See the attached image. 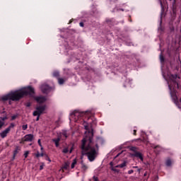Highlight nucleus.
Listing matches in <instances>:
<instances>
[{
    "instance_id": "9d476101",
    "label": "nucleus",
    "mask_w": 181,
    "mask_h": 181,
    "mask_svg": "<svg viewBox=\"0 0 181 181\" xmlns=\"http://www.w3.org/2000/svg\"><path fill=\"white\" fill-rule=\"evenodd\" d=\"M9 132V129H6L0 133V136H1V138H6Z\"/></svg>"
},
{
    "instance_id": "c756f323",
    "label": "nucleus",
    "mask_w": 181,
    "mask_h": 181,
    "mask_svg": "<svg viewBox=\"0 0 181 181\" xmlns=\"http://www.w3.org/2000/svg\"><path fill=\"white\" fill-rule=\"evenodd\" d=\"M38 144L40 145V146H42V143L40 142V139H38Z\"/></svg>"
},
{
    "instance_id": "a211bd4d",
    "label": "nucleus",
    "mask_w": 181,
    "mask_h": 181,
    "mask_svg": "<svg viewBox=\"0 0 181 181\" xmlns=\"http://www.w3.org/2000/svg\"><path fill=\"white\" fill-rule=\"evenodd\" d=\"M13 127H15V124L11 123V124H10V126H9L7 129H9V132H10L11 129H12V128H13Z\"/></svg>"
},
{
    "instance_id": "dca6fc26",
    "label": "nucleus",
    "mask_w": 181,
    "mask_h": 181,
    "mask_svg": "<svg viewBox=\"0 0 181 181\" xmlns=\"http://www.w3.org/2000/svg\"><path fill=\"white\" fill-rule=\"evenodd\" d=\"M127 166V162L124 161L122 164L116 166V168H125Z\"/></svg>"
},
{
    "instance_id": "20e7f679",
    "label": "nucleus",
    "mask_w": 181,
    "mask_h": 181,
    "mask_svg": "<svg viewBox=\"0 0 181 181\" xmlns=\"http://www.w3.org/2000/svg\"><path fill=\"white\" fill-rule=\"evenodd\" d=\"M86 117H87V113L75 110L70 114L69 119L70 121H74V122H77L78 119H81V118H84Z\"/></svg>"
},
{
    "instance_id": "a19ab883",
    "label": "nucleus",
    "mask_w": 181,
    "mask_h": 181,
    "mask_svg": "<svg viewBox=\"0 0 181 181\" xmlns=\"http://www.w3.org/2000/svg\"><path fill=\"white\" fill-rule=\"evenodd\" d=\"M133 168H138V167L136 166V167H133Z\"/></svg>"
},
{
    "instance_id": "f03ea898",
    "label": "nucleus",
    "mask_w": 181,
    "mask_h": 181,
    "mask_svg": "<svg viewBox=\"0 0 181 181\" xmlns=\"http://www.w3.org/2000/svg\"><path fill=\"white\" fill-rule=\"evenodd\" d=\"M163 76L165 80L168 81V87L170 88V95L176 105L178 108H180L181 105V98H177L176 95V88H179V84L177 83V80L180 77L177 75H166V74L163 72Z\"/></svg>"
},
{
    "instance_id": "4c0bfd02",
    "label": "nucleus",
    "mask_w": 181,
    "mask_h": 181,
    "mask_svg": "<svg viewBox=\"0 0 181 181\" xmlns=\"http://www.w3.org/2000/svg\"><path fill=\"white\" fill-rule=\"evenodd\" d=\"M110 165L112 166V162L110 163Z\"/></svg>"
},
{
    "instance_id": "7c9ffc66",
    "label": "nucleus",
    "mask_w": 181,
    "mask_h": 181,
    "mask_svg": "<svg viewBox=\"0 0 181 181\" xmlns=\"http://www.w3.org/2000/svg\"><path fill=\"white\" fill-rule=\"evenodd\" d=\"M80 26H81V28H83V26H84V24L83 23H80Z\"/></svg>"
},
{
    "instance_id": "473e14b6",
    "label": "nucleus",
    "mask_w": 181,
    "mask_h": 181,
    "mask_svg": "<svg viewBox=\"0 0 181 181\" xmlns=\"http://www.w3.org/2000/svg\"><path fill=\"white\" fill-rule=\"evenodd\" d=\"M45 156V153H40V156Z\"/></svg>"
},
{
    "instance_id": "a878e982",
    "label": "nucleus",
    "mask_w": 181,
    "mask_h": 181,
    "mask_svg": "<svg viewBox=\"0 0 181 181\" xmlns=\"http://www.w3.org/2000/svg\"><path fill=\"white\" fill-rule=\"evenodd\" d=\"M53 76H54V77H57V76H59V72H54V74H53Z\"/></svg>"
},
{
    "instance_id": "0eeeda50",
    "label": "nucleus",
    "mask_w": 181,
    "mask_h": 181,
    "mask_svg": "<svg viewBox=\"0 0 181 181\" xmlns=\"http://www.w3.org/2000/svg\"><path fill=\"white\" fill-rule=\"evenodd\" d=\"M35 100L38 103V104H42L47 101V98L43 96H37L35 98Z\"/></svg>"
},
{
    "instance_id": "2eb2a0df",
    "label": "nucleus",
    "mask_w": 181,
    "mask_h": 181,
    "mask_svg": "<svg viewBox=\"0 0 181 181\" xmlns=\"http://www.w3.org/2000/svg\"><path fill=\"white\" fill-rule=\"evenodd\" d=\"M76 165H77V159L76 158L74 159L71 164V169H74V168H76Z\"/></svg>"
},
{
    "instance_id": "ddd939ff",
    "label": "nucleus",
    "mask_w": 181,
    "mask_h": 181,
    "mask_svg": "<svg viewBox=\"0 0 181 181\" xmlns=\"http://www.w3.org/2000/svg\"><path fill=\"white\" fill-rule=\"evenodd\" d=\"M52 141L54 142L55 144V146L59 147V143L60 142V138H57V139H52Z\"/></svg>"
},
{
    "instance_id": "bb28decb",
    "label": "nucleus",
    "mask_w": 181,
    "mask_h": 181,
    "mask_svg": "<svg viewBox=\"0 0 181 181\" xmlns=\"http://www.w3.org/2000/svg\"><path fill=\"white\" fill-rule=\"evenodd\" d=\"M35 156L37 158H40V153L37 152L36 154H35Z\"/></svg>"
},
{
    "instance_id": "4468645a",
    "label": "nucleus",
    "mask_w": 181,
    "mask_h": 181,
    "mask_svg": "<svg viewBox=\"0 0 181 181\" xmlns=\"http://www.w3.org/2000/svg\"><path fill=\"white\" fill-rule=\"evenodd\" d=\"M134 156H136V158H139V159L141 160H144V157L142 156V153H135Z\"/></svg>"
},
{
    "instance_id": "1a4fd4ad",
    "label": "nucleus",
    "mask_w": 181,
    "mask_h": 181,
    "mask_svg": "<svg viewBox=\"0 0 181 181\" xmlns=\"http://www.w3.org/2000/svg\"><path fill=\"white\" fill-rule=\"evenodd\" d=\"M73 146L72 147H66L63 149V153H71L73 152Z\"/></svg>"
},
{
    "instance_id": "423d86ee",
    "label": "nucleus",
    "mask_w": 181,
    "mask_h": 181,
    "mask_svg": "<svg viewBox=\"0 0 181 181\" xmlns=\"http://www.w3.org/2000/svg\"><path fill=\"white\" fill-rule=\"evenodd\" d=\"M32 141H33V135H32V134H27L21 140L20 144H23L24 142H32Z\"/></svg>"
},
{
    "instance_id": "72a5a7b5",
    "label": "nucleus",
    "mask_w": 181,
    "mask_h": 181,
    "mask_svg": "<svg viewBox=\"0 0 181 181\" xmlns=\"http://www.w3.org/2000/svg\"><path fill=\"white\" fill-rule=\"evenodd\" d=\"M161 8L163 9V4H162V2L160 1Z\"/></svg>"
},
{
    "instance_id": "ea45409f",
    "label": "nucleus",
    "mask_w": 181,
    "mask_h": 181,
    "mask_svg": "<svg viewBox=\"0 0 181 181\" xmlns=\"http://www.w3.org/2000/svg\"><path fill=\"white\" fill-rule=\"evenodd\" d=\"M119 156V154H117V156Z\"/></svg>"
},
{
    "instance_id": "7ed1b4c3",
    "label": "nucleus",
    "mask_w": 181,
    "mask_h": 181,
    "mask_svg": "<svg viewBox=\"0 0 181 181\" xmlns=\"http://www.w3.org/2000/svg\"><path fill=\"white\" fill-rule=\"evenodd\" d=\"M35 93V89L33 88L28 86L25 87L18 90L11 91L6 95H4L1 96V101H8V100H11V101H19L21 98L25 97V95H32Z\"/></svg>"
},
{
    "instance_id": "9b49d317",
    "label": "nucleus",
    "mask_w": 181,
    "mask_h": 181,
    "mask_svg": "<svg viewBox=\"0 0 181 181\" xmlns=\"http://www.w3.org/2000/svg\"><path fill=\"white\" fill-rule=\"evenodd\" d=\"M69 168H70V162L67 161V162L64 163V165L62 168V170H60L63 171L64 169L65 170H67V169H69Z\"/></svg>"
},
{
    "instance_id": "39448f33",
    "label": "nucleus",
    "mask_w": 181,
    "mask_h": 181,
    "mask_svg": "<svg viewBox=\"0 0 181 181\" xmlns=\"http://www.w3.org/2000/svg\"><path fill=\"white\" fill-rule=\"evenodd\" d=\"M45 110H46L45 105L37 106L36 107V110L33 112L34 117H37L36 121H39V117H40V115H42V114H43Z\"/></svg>"
},
{
    "instance_id": "c85d7f7f",
    "label": "nucleus",
    "mask_w": 181,
    "mask_h": 181,
    "mask_svg": "<svg viewBox=\"0 0 181 181\" xmlns=\"http://www.w3.org/2000/svg\"><path fill=\"white\" fill-rule=\"evenodd\" d=\"M128 173H129V175H131V174L134 173V170H130L128 171Z\"/></svg>"
},
{
    "instance_id": "f257e3e1",
    "label": "nucleus",
    "mask_w": 181,
    "mask_h": 181,
    "mask_svg": "<svg viewBox=\"0 0 181 181\" xmlns=\"http://www.w3.org/2000/svg\"><path fill=\"white\" fill-rule=\"evenodd\" d=\"M88 123L84 122L83 127L86 130L85 132V137L82 140L81 149L83 153H86L90 162H93L98 153V144L100 141H103V139H98L97 143L93 141V131H90L88 129Z\"/></svg>"
},
{
    "instance_id": "aec40b11",
    "label": "nucleus",
    "mask_w": 181,
    "mask_h": 181,
    "mask_svg": "<svg viewBox=\"0 0 181 181\" xmlns=\"http://www.w3.org/2000/svg\"><path fill=\"white\" fill-rule=\"evenodd\" d=\"M170 165H172V161L170 160H168L166 161V165L167 166H170Z\"/></svg>"
},
{
    "instance_id": "cd10ccee",
    "label": "nucleus",
    "mask_w": 181,
    "mask_h": 181,
    "mask_svg": "<svg viewBox=\"0 0 181 181\" xmlns=\"http://www.w3.org/2000/svg\"><path fill=\"white\" fill-rule=\"evenodd\" d=\"M16 115H13V116H12L11 117V119H12V121H13V119H16Z\"/></svg>"
},
{
    "instance_id": "5701e85b",
    "label": "nucleus",
    "mask_w": 181,
    "mask_h": 181,
    "mask_svg": "<svg viewBox=\"0 0 181 181\" xmlns=\"http://www.w3.org/2000/svg\"><path fill=\"white\" fill-rule=\"evenodd\" d=\"M88 168L87 167V165H82V169H83V170H87Z\"/></svg>"
},
{
    "instance_id": "f704fd0d",
    "label": "nucleus",
    "mask_w": 181,
    "mask_h": 181,
    "mask_svg": "<svg viewBox=\"0 0 181 181\" xmlns=\"http://www.w3.org/2000/svg\"><path fill=\"white\" fill-rule=\"evenodd\" d=\"M41 148V151H43V146H40Z\"/></svg>"
},
{
    "instance_id": "c9c22d12",
    "label": "nucleus",
    "mask_w": 181,
    "mask_h": 181,
    "mask_svg": "<svg viewBox=\"0 0 181 181\" xmlns=\"http://www.w3.org/2000/svg\"><path fill=\"white\" fill-rule=\"evenodd\" d=\"M136 132V130H134V134L135 135V133Z\"/></svg>"
},
{
    "instance_id": "f8f14e48",
    "label": "nucleus",
    "mask_w": 181,
    "mask_h": 181,
    "mask_svg": "<svg viewBox=\"0 0 181 181\" xmlns=\"http://www.w3.org/2000/svg\"><path fill=\"white\" fill-rule=\"evenodd\" d=\"M6 119H7L6 116H4V117L1 118V119H0V129H1V128H2V127H4V124H5V122H4V121Z\"/></svg>"
},
{
    "instance_id": "6e6552de",
    "label": "nucleus",
    "mask_w": 181,
    "mask_h": 181,
    "mask_svg": "<svg viewBox=\"0 0 181 181\" xmlns=\"http://www.w3.org/2000/svg\"><path fill=\"white\" fill-rule=\"evenodd\" d=\"M41 90L42 93H47L50 91V87H49L47 85H42L41 86Z\"/></svg>"
},
{
    "instance_id": "2f4dec72",
    "label": "nucleus",
    "mask_w": 181,
    "mask_h": 181,
    "mask_svg": "<svg viewBox=\"0 0 181 181\" xmlns=\"http://www.w3.org/2000/svg\"><path fill=\"white\" fill-rule=\"evenodd\" d=\"M130 149H131L132 151H135V147H131Z\"/></svg>"
},
{
    "instance_id": "b1692460",
    "label": "nucleus",
    "mask_w": 181,
    "mask_h": 181,
    "mask_svg": "<svg viewBox=\"0 0 181 181\" xmlns=\"http://www.w3.org/2000/svg\"><path fill=\"white\" fill-rule=\"evenodd\" d=\"M43 168H45V163H42V165L40 166V170H42Z\"/></svg>"
},
{
    "instance_id": "e433bc0d",
    "label": "nucleus",
    "mask_w": 181,
    "mask_h": 181,
    "mask_svg": "<svg viewBox=\"0 0 181 181\" xmlns=\"http://www.w3.org/2000/svg\"><path fill=\"white\" fill-rule=\"evenodd\" d=\"M16 155V151H15L14 156Z\"/></svg>"
},
{
    "instance_id": "393cba45",
    "label": "nucleus",
    "mask_w": 181,
    "mask_h": 181,
    "mask_svg": "<svg viewBox=\"0 0 181 181\" xmlns=\"http://www.w3.org/2000/svg\"><path fill=\"white\" fill-rule=\"evenodd\" d=\"M28 155H29V151H25V153H24V156H25V158H28Z\"/></svg>"
},
{
    "instance_id": "f3484780",
    "label": "nucleus",
    "mask_w": 181,
    "mask_h": 181,
    "mask_svg": "<svg viewBox=\"0 0 181 181\" xmlns=\"http://www.w3.org/2000/svg\"><path fill=\"white\" fill-rule=\"evenodd\" d=\"M64 79H63V78H59L58 79V83H59V84H60V85H62V84H64Z\"/></svg>"
},
{
    "instance_id": "58836bf2",
    "label": "nucleus",
    "mask_w": 181,
    "mask_h": 181,
    "mask_svg": "<svg viewBox=\"0 0 181 181\" xmlns=\"http://www.w3.org/2000/svg\"><path fill=\"white\" fill-rule=\"evenodd\" d=\"M138 171H139V172H141V170H140V169H139V170H138Z\"/></svg>"
},
{
    "instance_id": "412c9836",
    "label": "nucleus",
    "mask_w": 181,
    "mask_h": 181,
    "mask_svg": "<svg viewBox=\"0 0 181 181\" xmlns=\"http://www.w3.org/2000/svg\"><path fill=\"white\" fill-rule=\"evenodd\" d=\"M160 60L161 63H163V62H165V59L163 58V55H162V54L160 55Z\"/></svg>"
},
{
    "instance_id": "6ab92c4d",
    "label": "nucleus",
    "mask_w": 181,
    "mask_h": 181,
    "mask_svg": "<svg viewBox=\"0 0 181 181\" xmlns=\"http://www.w3.org/2000/svg\"><path fill=\"white\" fill-rule=\"evenodd\" d=\"M62 136H64V138H67L68 136L67 132H63Z\"/></svg>"
},
{
    "instance_id": "4be33fe9",
    "label": "nucleus",
    "mask_w": 181,
    "mask_h": 181,
    "mask_svg": "<svg viewBox=\"0 0 181 181\" xmlns=\"http://www.w3.org/2000/svg\"><path fill=\"white\" fill-rule=\"evenodd\" d=\"M22 129L23 131H26V129H28V124L23 125Z\"/></svg>"
}]
</instances>
